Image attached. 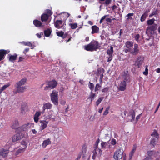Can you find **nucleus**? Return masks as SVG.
<instances>
[{
    "mask_svg": "<svg viewBox=\"0 0 160 160\" xmlns=\"http://www.w3.org/2000/svg\"><path fill=\"white\" fill-rule=\"evenodd\" d=\"M123 153V149L121 148H119L117 150L114 152L113 156L114 158L116 160L121 159L122 158Z\"/></svg>",
    "mask_w": 160,
    "mask_h": 160,
    "instance_id": "1",
    "label": "nucleus"
},
{
    "mask_svg": "<svg viewBox=\"0 0 160 160\" xmlns=\"http://www.w3.org/2000/svg\"><path fill=\"white\" fill-rule=\"evenodd\" d=\"M58 92L57 91L53 90L51 94V100L53 103L56 105L58 104Z\"/></svg>",
    "mask_w": 160,
    "mask_h": 160,
    "instance_id": "2",
    "label": "nucleus"
},
{
    "mask_svg": "<svg viewBox=\"0 0 160 160\" xmlns=\"http://www.w3.org/2000/svg\"><path fill=\"white\" fill-rule=\"evenodd\" d=\"M57 84V82L56 81H52L47 83L46 86L45 87V90H48L49 89H52L54 88Z\"/></svg>",
    "mask_w": 160,
    "mask_h": 160,
    "instance_id": "3",
    "label": "nucleus"
},
{
    "mask_svg": "<svg viewBox=\"0 0 160 160\" xmlns=\"http://www.w3.org/2000/svg\"><path fill=\"white\" fill-rule=\"evenodd\" d=\"M133 46V43L130 41H127L125 44V48L124 51L125 53L129 52Z\"/></svg>",
    "mask_w": 160,
    "mask_h": 160,
    "instance_id": "4",
    "label": "nucleus"
},
{
    "mask_svg": "<svg viewBox=\"0 0 160 160\" xmlns=\"http://www.w3.org/2000/svg\"><path fill=\"white\" fill-rule=\"evenodd\" d=\"M39 122L40 128L41 130H43L47 128L48 121L46 120H42L40 121Z\"/></svg>",
    "mask_w": 160,
    "mask_h": 160,
    "instance_id": "5",
    "label": "nucleus"
},
{
    "mask_svg": "<svg viewBox=\"0 0 160 160\" xmlns=\"http://www.w3.org/2000/svg\"><path fill=\"white\" fill-rule=\"evenodd\" d=\"M139 52L138 45L137 44H135L134 45V48L131 49L129 52L133 55L137 54Z\"/></svg>",
    "mask_w": 160,
    "mask_h": 160,
    "instance_id": "6",
    "label": "nucleus"
},
{
    "mask_svg": "<svg viewBox=\"0 0 160 160\" xmlns=\"http://www.w3.org/2000/svg\"><path fill=\"white\" fill-rule=\"evenodd\" d=\"M63 22L61 20H57L54 22V25L56 28L58 29H60L62 28L63 29H65V28L63 26H62Z\"/></svg>",
    "mask_w": 160,
    "mask_h": 160,
    "instance_id": "7",
    "label": "nucleus"
},
{
    "mask_svg": "<svg viewBox=\"0 0 160 160\" xmlns=\"http://www.w3.org/2000/svg\"><path fill=\"white\" fill-rule=\"evenodd\" d=\"M10 52L9 50H0V61L3 59L4 56Z\"/></svg>",
    "mask_w": 160,
    "mask_h": 160,
    "instance_id": "8",
    "label": "nucleus"
},
{
    "mask_svg": "<svg viewBox=\"0 0 160 160\" xmlns=\"http://www.w3.org/2000/svg\"><path fill=\"white\" fill-rule=\"evenodd\" d=\"M156 24H154L151 26L148 27L146 30V33L150 32L152 33V32L156 29Z\"/></svg>",
    "mask_w": 160,
    "mask_h": 160,
    "instance_id": "9",
    "label": "nucleus"
},
{
    "mask_svg": "<svg viewBox=\"0 0 160 160\" xmlns=\"http://www.w3.org/2000/svg\"><path fill=\"white\" fill-rule=\"evenodd\" d=\"M126 83L125 81H121L118 86L119 89L121 91H124L126 89Z\"/></svg>",
    "mask_w": 160,
    "mask_h": 160,
    "instance_id": "10",
    "label": "nucleus"
},
{
    "mask_svg": "<svg viewBox=\"0 0 160 160\" xmlns=\"http://www.w3.org/2000/svg\"><path fill=\"white\" fill-rule=\"evenodd\" d=\"M143 61V58L141 57H138L136 61L135 65L137 66L138 68H139L142 64Z\"/></svg>",
    "mask_w": 160,
    "mask_h": 160,
    "instance_id": "11",
    "label": "nucleus"
},
{
    "mask_svg": "<svg viewBox=\"0 0 160 160\" xmlns=\"http://www.w3.org/2000/svg\"><path fill=\"white\" fill-rule=\"evenodd\" d=\"M102 149H107L111 148V145L109 142H102L101 143Z\"/></svg>",
    "mask_w": 160,
    "mask_h": 160,
    "instance_id": "12",
    "label": "nucleus"
},
{
    "mask_svg": "<svg viewBox=\"0 0 160 160\" xmlns=\"http://www.w3.org/2000/svg\"><path fill=\"white\" fill-rule=\"evenodd\" d=\"M135 115L134 111L132 110H130L128 115V119L130 121H132L135 118Z\"/></svg>",
    "mask_w": 160,
    "mask_h": 160,
    "instance_id": "13",
    "label": "nucleus"
},
{
    "mask_svg": "<svg viewBox=\"0 0 160 160\" xmlns=\"http://www.w3.org/2000/svg\"><path fill=\"white\" fill-rule=\"evenodd\" d=\"M15 87L16 88V90L15 92V93H22L26 89L25 87L18 86H17V85H16Z\"/></svg>",
    "mask_w": 160,
    "mask_h": 160,
    "instance_id": "14",
    "label": "nucleus"
},
{
    "mask_svg": "<svg viewBox=\"0 0 160 160\" xmlns=\"http://www.w3.org/2000/svg\"><path fill=\"white\" fill-rule=\"evenodd\" d=\"M90 43L94 51L96 50L99 47L98 43L97 42L92 41Z\"/></svg>",
    "mask_w": 160,
    "mask_h": 160,
    "instance_id": "15",
    "label": "nucleus"
},
{
    "mask_svg": "<svg viewBox=\"0 0 160 160\" xmlns=\"http://www.w3.org/2000/svg\"><path fill=\"white\" fill-rule=\"evenodd\" d=\"M122 79L123 81H125L126 83L130 81L129 75L127 71H126V72H124Z\"/></svg>",
    "mask_w": 160,
    "mask_h": 160,
    "instance_id": "16",
    "label": "nucleus"
},
{
    "mask_svg": "<svg viewBox=\"0 0 160 160\" xmlns=\"http://www.w3.org/2000/svg\"><path fill=\"white\" fill-rule=\"evenodd\" d=\"M9 153V151L7 150L2 149L0 150V155L3 157H7Z\"/></svg>",
    "mask_w": 160,
    "mask_h": 160,
    "instance_id": "17",
    "label": "nucleus"
},
{
    "mask_svg": "<svg viewBox=\"0 0 160 160\" xmlns=\"http://www.w3.org/2000/svg\"><path fill=\"white\" fill-rule=\"evenodd\" d=\"M52 107V105L49 103H47L43 104L42 108L43 112L46 109H50Z\"/></svg>",
    "mask_w": 160,
    "mask_h": 160,
    "instance_id": "18",
    "label": "nucleus"
},
{
    "mask_svg": "<svg viewBox=\"0 0 160 160\" xmlns=\"http://www.w3.org/2000/svg\"><path fill=\"white\" fill-rule=\"evenodd\" d=\"M21 138L20 134L19 133H17L14 135L12 137V141L13 142H15Z\"/></svg>",
    "mask_w": 160,
    "mask_h": 160,
    "instance_id": "19",
    "label": "nucleus"
},
{
    "mask_svg": "<svg viewBox=\"0 0 160 160\" xmlns=\"http://www.w3.org/2000/svg\"><path fill=\"white\" fill-rule=\"evenodd\" d=\"M51 144V141H50V139L49 138H48L43 141L42 144V147L44 148H45L48 145Z\"/></svg>",
    "mask_w": 160,
    "mask_h": 160,
    "instance_id": "20",
    "label": "nucleus"
},
{
    "mask_svg": "<svg viewBox=\"0 0 160 160\" xmlns=\"http://www.w3.org/2000/svg\"><path fill=\"white\" fill-rule=\"evenodd\" d=\"M87 150L86 147L85 146H83L82 148V158L85 159L87 156V154L86 153Z\"/></svg>",
    "mask_w": 160,
    "mask_h": 160,
    "instance_id": "21",
    "label": "nucleus"
},
{
    "mask_svg": "<svg viewBox=\"0 0 160 160\" xmlns=\"http://www.w3.org/2000/svg\"><path fill=\"white\" fill-rule=\"evenodd\" d=\"M8 56L9 61L11 62H13V61L15 60L16 59L17 57V55L16 54L13 55L9 54Z\"/></svg>",
    "mask_w": 160,
    "mask_h": 160,
    "instance_id": "22",
    "label": "nucleus"
},
{
    "mask_svg": "<svg viewBox=\"0 0 160 160\" xmlns=\"http://www.w3.org/2000/svg\"><path fill=\"white\" fill-rule=\"evenodd\" d=\"M26 82V78H23L20 81L17 82L16 85L17 86H20L25 84Z\"/></svg>",
    "mask_w": 160,
    "mask_h": 160,
    "instance_id": "23",
    "label": "nucleus"
},
{
    "mask_svg": "<svg viewBox=\"0 0 160 160\" xmlns=\"http://www.w3.org/2000/svg\"><path fill=\"white\" fill-rule=\"evenodd\" d=\"M42 112H36L34 116V120L35 122H37L38 120V117L41 115Z\"/></svg>",
    "mask_w": 160,
    "mask_h": 160,
    "instance_id": "24",
    "label": "nucleus"
},
{
    "mask_svg": "<svg viewBox=\"0 0 160 160\" xmlns=\"http://www.w3.org/2000/svg\"><path fill=\"white\" fill-rule=\"evenodd\" d=\"M92 34L98 33L99 31V28L96 26H93L92 27Z\"/></svg>",
    "mask_w": 160,
    "mask_h": 160,
    "instance_id": "25",
    "label": "nucleus"
},
{
    "mask_svg": "<svg viewBox=\"0 0 160 160\" xmlns=\"http://www.w3.org/2000/svg\"><path fill=\"white\" fill-rule=\"evenodd\" d=\"M136 145H134L133 146L132 150L131 151V152L129 153V156L130 159L132 158V157L133 156V154L134 153L135 151H136Z\"/></svg>",
    "mask_w": 160,
    "mask_h": 160,
    "instance_id": "26",
    "label": "nucleus"
},
{
    "mask_svg": "<svg viewBox=\"0 0 160 160\" xmlns=\"http://www.w3.org/2000/svg\"><path fill=\"white\" fill-rule=\"evenodd\" d=\"M48 15L44 13L41 16V20L42 22H45L47 21L49 17Z\"/></svg>",
    "mask_w": 160,
    "mask_h": 160,
    "instance_id": "27",
    "label": "nucleus"
},
{
    "mask_svg": "<svg viewBox=\"0 0 160 160\" xmlns=\"http://www.w3.org/2000/svg\"><path fill=\"white\" fill-rule=\"evenodd\" d=\"M99 139H98V140H97L96 142L95 145L96 146V147L97 148L95 149L94 151H94H95V153H97L96 151H98V150L99 154L100 155H101V154H102V151L100 149H98L97 148L98 145V143H99Z\"/></svg>",
    "mask_w": 160,
    "mask_h": 160,
    "instance_id": "28",
    "label": "nucleus"
},
{
    "mask_svg": "<svg viewBox=\"0 0 160 160\" xmlns=\"http://www.w3.org/2000/svg\"><path fill=\"white\" fill-rule=\"evenodd\" d=\"M33 23L34 25L36 27H41L42 24L41 22L37 20H35L33 21Z\"/></svg>",
    "mask_w": 160,
    "mask_h": 160,
    "instance_id": "29",
    "label": "nucleus"
},
{
    "mask_svg": "<svg viewBox=\"0 0 160 160\" xmlns=\"http://www.w3.org/2000/svg\"><path fill=\"white\" fill-rule=\"evenodd\" d=\"M96 94L95 93H93L92 91L90 93V95L88 98V99H90L91 101L92 102L96 97Z\"/></svg>",
    "mask_w": 160,
    "mask_h": 160,
    "instance_id": "30",
    "label": "nucleus"
},
{
    "mask_svg": "<svg viewBox=\"0 0 160 160\" xmlns=\"http://www.w3.org/2000/svg\"><path fill=\"white\" fill-rule=\"evenodd\" d=\"M84 48L88 51H94L92 46L90 45V43L87 45L84 46Z\"/></svg>",
    "mask_w": 160,
    "mask_h": 160,
    "instance_id": "31",
    "label": "nucleus"
},
{
    "mask_svg": "<svg viewBox=\"0 0 160 160\" xmlns=\"http://www.w3.org/2000/svg\"><path fill=\"white\" fill-rule=\"evenodd\" d=\"M107 54L109 56H112L113 52V48L112 46H111L109 49H108L107 52Z\"/></svg>",
    "mask_w": 160,
    "mask_h": 160,
    "instance_id": "32",
    "label": "nucleus"
},
{
    "mask_svg": "<svg viewBox=\"0 0 160 160\" xmlns=\"http://www.w3.org/2000/svg\"><path fill=\"white\" fill-rule=\"evenodd\" d=\"M27 141H28V140L26 141L23 140L21 142V144L23 147L22 148L24 149L27 146Z\"/></svg>",
    "mask_w": 160,
    "mask_h": 160,
    "instance_id": "33",
    "label": "nucleus"
},
{
    "mask_svg": "<svg viewBox=\"0 0 160 160\" xmlns=\"http://www.w3.org/2000/svg\"><path fill=\"white\" fill-rule=\"evenodd\" d=\"M51 33V31L50 29H47L44 31V33L46 37L49 36Z\"/></svg>",
    "mask_w": 160,
    "mask_h": 160,
    "instance_id": "34",
    "label": "nucleus"
},
{
    "mask_svg": "<svg viewBox=\"0 0 160 160\" xmlns=\"http://www.w3.org/2000/svg\"><path fill=\"white\" fill-rule=\"evenodd\" d=\"M20 43L22 44H23L25 46H27L29 47L32 46V44L30 42H25L24 41H23L22 42H20Z\"/></svg>",
    "mask_w": 160,
    "mask_h": 160,
    "instance_id": "35",
    "label": "nucleus"
},
{
    "mask_svg": "<svg viewBox=\"0 0 160 160\" xmlns=\"http://www.w3.org/2000/svg\"><path fill=\"white\" fill-rule=\"evenodd\" d=\"M151 135L152 136L155 137L158 139L159 138V134L158 133L156 130H154L152 133L151 134Z\"/></svg>",
    "mask_w": 160,
    "mask_h": 160,
    "instance_id": "36",
    "label": "nucleus"
},
{
    "mask_svg": "<svg viewBox=\"0 0 160 160\" xmlns=\"http://www.w3.org/2000/svg\"><path fill=\"white\" fill-rule=\"evenodd\" d=\"M19 124L18 122L16 121L15 122L13 123L12 126V127L13 129H16L18 128Z\"/></svg>",
    "mask_w": 160,
    "mask_h": 160,
    "instance_id": "37",
    "label": "nucleus"
},
{
    "mask_svg": "<svg viewBox=\"0 0 160 160\" xmlns=\"http://www.w3.org/2000/svg\"><path fill=\"white\" fill-rule=\"evenodd\" d=\"M9 83H8L4 85L3 87L0 88V94L3 91L6 89V88L10 86Z\"/></svg>",
    "mask_w": 160,
    "mask_h": 160,
    "instance_id": "38",
    "label": "nucleus"
},
{
    "mask_svg": "<svg viewBox=\"0 0 160 160\" xmlns=\"http://www.w3.org/2000/svg\"><path fill=\"white\" fill-rule=\"evenodd\" d=\"M24 151L25 149L24 148H19L16 151L15 155H18L20 153L23 152Z\"/></svg>",
    "mask_w": 160,
    "mask_h": 160,
    "instance_id": "39",
    "label": "nucleus"
},
{
    "mask_svg": "<svg viewBox=\"0 0 160 160\" xmlns=\"http://www.w3.org/2000/svg\"><path fill=\"white\" fill-rule=\"evenodd\" d=\"M29 123L25 124L22 126V128L23 131L26 130L28 129V126L30 125Z\"/></svg>",
    "mask_w": 160,
    "mask_h": 160,
    "instance_id": "40",
    "label": "nucleus"
},
{
    "mask_svg": "<svg viewBox=\"0 0 160 160\" xmlns=\"http://www.w3.org/2000/svg\"><path fill=\"white\" fill-rule=\"evenodd\" d=\"M27 111V107L26 106L22 107L21 108V112L22 114H24Z\"/></svg>",
    "mask_w": 160,
    "mask_h": 160,
    "instance_id": "41",
    "label": "nucleus"
},
{
    "mask_svg": "<svg viewBox=\"0 0 160 160\" xmlns=\"http://www.w3.org/2000/svg\"><path fill=\"white\" fill-rule=\"evenodd\" d=\"M69 25L71 26L72 29H75L77 27L78 24L77 23H70L69 24Z\"/></svg>",
    "mask_w": 160,
    "mask_h": 160,
    "instance_id": "42",
    "label": "nucleus"
},
{
    "mask_svg": "<svg viewBox=\"0 0 160 160\" xmlns=\"http://www.w3.org/2000/svg\"><path fill=\"white\" fill-rule=\"evenodd\" d=\"M103 99V97L100 98H98V99L97 101L96 102V105L98 106L102 102V100Z\"/></svg>",
    "mask_w": 160,
    "mask_h": 160,
    "instance_id": "43",
    "label": "nucleus"
},
{
    "mask_svg": "<svg viewBox=\"0 0 160 160\" xmlns=\"http://www.w3.org/2000/svg\"><path fill=\"white\" fill-rule=\"evenodd\" d=\"M155 20L154 19H150L147 21V23L148 25H151L153 24Z\"/></svg>",
    "mask_w": 160,
    "mask_h": 160,
    "instance_id": "44",
    "label": "nucleus"
},
{
    "mask_svg": "<svg viewBox=\"0 0 160 160\" xmlns=\"http://www.w3.org/2000/svg\"><path fill=\"white\" fill-rule=\"evenodd\" d=\"M147 13H145L143 15H142L141 17L140 20L142 22H143L145 20L146 18L147 17Z\"/></svg>",
    "mask_w": 160,
    "mask_h": 160,
    "instance_id": "45",
    "label": "nucleus"
},
{
    "mask_svg": "<svg viewBox=\"0 0 160 160\" xmlns=\"http://www.w3.org/2000/svg\"><path fill=\"white\" fill-rule=\"evenodd\" d=\"M151 144L152 145L153 147L156 144L155 139L154 138L152 139L150 142Z\"/></svg>",
    "mask_w": 160,
    "mask_h": 160,
    "instance_id": "46",
    "label": "nucleus"
},
{
    "mask_svg": "<svg viewBox=\"0 0 160 160\" xmlns=\"http://www.w3.org/2000/svg\"><path fill=\"white\" fill-rule=\"evenodd\" d=\"M89 84L88 85L89 88L91 91H92L94 89V85L92 83L90 82H89Z\"/></svg>",
    "mask_w": 160,
    "mask_h": 160,
    "instance_id": "47",
    "label": "nucleus"
},
{
    "mask_svg": "<svg viewBox=\"0 0 160 160\" xmlns=\"http://www.w3.org/2000/svg\"><path fill=\"white\" fill-rule=\"evenodd\" d=\"M157 14V10H155L153 11L152 12L151 14L149 15V18H151V17H152V16H153L156 15Z\"/></svg>",
    "mask_w": 160,
    "mask_h": 160,
    "instance_id": "48",
    "label": "nucleus"
},
{
    "mask_svg": "<svg viewBox=\"0 0 160 160\" xmlns=\"http://www.w3.org/2000/svg\"><path fill=\"white\" fill-rule=\"evenodd\" d=\"M101 86L99 85V84H97L95 88V91L96 92L101 87Z\"/></svg>",
    "mask_w": 160,
    "mask_h": 160,
    "instance_id": "49",
    "label": "nucleus"
},
{
    "mask_svg": "<svg viewBox=\"0 0 160 160\" xmlns=\"http://www.w3.org/2000/svg\"><path fill=\"white\" fill-rule=\"evenodd\" d=\"M56 33L57 36L60 37H62L64 34L63 32L62 31L58 32Z\"/></svg>",
    "mask_w": 160,
    "mask_h": 160,
    "instance_id": "50",
    "label": "nucleus"
},
{
    "mask_svg": "<svg viewBox=\"0 0 160 160\" xmlns=\"http://www.w3.org/2000/svg\"><path fill=\"white\" fill-rule=\"evenodd\" d=\"M109 109V108L108 107L107 108L105 111L104 112L103 115H106L108 113V110Z\"/></svg>",
    "mask_w": 160,
    "mask_h": 160,
    "instance_id": "51",
    "label": "nucleus"
},
{
    "mask_svg": "<svg viewBox=\"0 0 160 160\" xmlns=\"http://www.w3.org/2000/svg\"><path fill=\"white\" fill-rule=\"evenodd\" d=\"M46 14L48 15L49 16L52 14V12L51 11L49 10H46Z\"/></svg>",
    "mask_w": 160,
    "mask_h": 160,
    "instance_id": "52",
    "label": "nucleus"
},
{
    "mask_svg": "<svg viewBox=\"0 0 160 160\" xmlns=\"http://www.w3.org/2000/svg\"><path fill=\"white\" fill-rule=\"evenodd\" d=\"M107 15H105V16H103V17H102V18L100 20V22H99V23L100 24H101L103 20H104V19H105V18L107 17Z\"/></svg>",
    "mask_w": 160,
    "mask_h": 160,
    "instance_id": "53",
    "label": "nucleus"
},
{
    "mask_svg": "<svg viewBox=\"0 0 160 160\" xmlns=\"http://www.w3.org/2000/svg\"><path fill=\"white\" fill-rule=\"evenodd\" d=\"M108 90V87H106L105 88H104L102 90V92H107Z\"/></svg>",
    "mask_w": 160,
    "mask_h": 160,
    "instance_id": "54",
    "label": "nucleus"
},
{
    "mask_svg": "<svg viewBox=\"0 0 160 160\" xmlns=\"http://www.w3.org/2000/svg\"><path fill=\"white\" fill-rule=\"evenodd\" d=\"M111 0H106L105 3L106 5H108L111 3Z\"/></svg>",
    "mask_w": 160,
    "mask_h": 160,
    "instance_id": "55",
    "label": "nucleus"
},
{
    "mask_svg": "<svg viewBox=\"0 0 160 160\" xmlns=\"http://www.w3.org/2000/svg\"><path fill=\"white\" fill-rule=\"evenodd\" d=\"M36 35L39 38H40L41 37V35H43V33L42 32L40 34L37 33Z\"/></svg>",
    "mask_w": 160,
    "mask_h": 160,
    "instance_id": "56",
    "label": "nucleus"
},
{
    "mask_svg": "<svg viewBox=\"0 0 160 160\" xmlns=\"http://www.w3.org/2000/svg\"><path fill=\"white\" fill-rule=\"evenodd\" d=\"M111 144L113 145H115L116 143V140L115 139H113L111 141Z\"/></svg>",
    "mask_w": 160,
    "mask_h": 160,
    "instance_id": "57",
    "label": "nucleus"
},
{
    "mask_svg": "<svg viewBox=\"0 0 160 160\" xmlns=\"http://www.w3.org/2000/svg\"><path fill=\"white\" fill-rule=\"evenodd\" d=\"M139 37L140 36L139 34H137L135 37V39L137 41H138Z\"/></svg>",
    "mask_w": 160,
    "mask_h": 160,
    "instance_id": "58",
    "label": "nucleus"
},
{
    "mask_svg": "<svg viewBox=\"0 0 160 160\" xmlns=\"http://www.w3.org/2000/svg\"><path fill=\"white\" fill-rule=\"evenodd\" d=\"M29 48H26L23 51V53L25 54H26V52H28L29 50Z\"/></svg>",
    "mask_w": 160,
    "mask_h": 160,
    "instance_id": "59",
    "label": "nucleus"
},
{
    "mask_svg": "<svg viewBox=\"0 0 160 160\" xmlns=\"http://www.w3.org/2000/svg\"><path fill=\"white\" fill-rule=\"evenodd\" d=\"M81 154H80L78 155V157L76 158L75 160H79L81 158Z\"/></svg>",
    "mask_w": 160,
    "mask_h": 160,
    "instance_id": "60",
    "label": "nucleus"
},
{
    "mask_svg": "<svg viewBox=\"0 0 160 160\" xmlns=\"http://www.w3.org/2000/svg\"><path fill=\"white\" fill-rule=\"evenodd\" d=\"M112 56H109V57H108V62L110 61H111L112 60Z\"/></svg>",
    "mask_w": 160,
    "mask_h": 160,
    "instance_id": "61",
    "label": "nucleus"
},
{
    "mask_svg": "<svg viewBox=\"0 0 160 160\" xmlns=\"http://www.w3.org/2000/svg\"><path fill=\"white\" fill-rule=\"evenodd\" d=\"M141 115V114H140L137 116L136 118V120L137 121H138V119H139Z\"/></svg>",
    "mask_w": 160,
    "mask_h": 160,
    "instance_id": "62",
    "label": "nucleus"
},
{
    "mask_svg": "<svg viewBox=\"0 0 160 160\" xmlns=\"http://www.w3.org/2000/svg\"><path fill=\"white\" fill-rule=\"evenodd\" d=\"M55 116L54 115H49V118H52V119H54V118H55Z\"/></svg>",
    "mask_w": 160,
    "mask_h": 160,
    "instance_id": "63",
    "label": "nucleus"
},
{
    "mask_svg": "<svg viewBox=\"0 0 160 160\" xmlns=\"http://www.w3.org/2000/svg\"><path fill=\"white\" fill-rule=\"evenodd\" d=\"M133 13H129L127 15V16L128 17L132 16L133 15Z\"/></svg>",
    "mask_w": 160,
    "mask_h": 160,
    "instance_id": "64",
    "label": "nucleus"
}]
</instances>
